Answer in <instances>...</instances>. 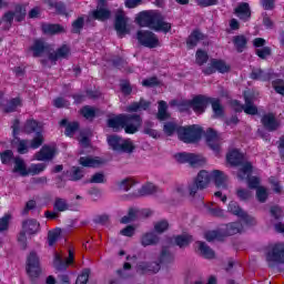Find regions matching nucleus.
<instances>
[{"instance_id":"f257e3e1","label":"nucleus","mask_w":284,"mask_h":284,"mask_svg":"<svg viewBox=\"0 0 284 284\" xmlns=\"http://www.w3.org/2000/svg\"><path fill=\"white\" fill-rule=\"evenodd\" d=\"M211 103L213 108V112L215 116H223V106L221 105V102L216 99H210L203 95H197L193 98L192 101L190 100H172L170 102L171 108H176L179 112H187L190 108L193 109V111L196 114H203L205 112V109L207 108V104Z\"/></svg>"},{"instance_id":"f03ea898","label":"nucleus","mask_w":284,"mask_h":284,"mask_svg":"<svg viewBox=\"0 0 284 284\" xmlns=\"http://www.w3.org/2000/svg\"><path fill=\"white\" fill-rule=\"evenodd\" d=\"M164 132L168 136H172L178 132L180 141L183 143H196L203 136V129L199 125L191 126H178L174 122H168L164 124Z\"/></svg>"},{"instance_id":"7ed1b4c3","label":"nucleus","mask_w":284,"mask_h":284,"mask_svg":"<svg viewBox=\"0 0 284 284\" xmlns=\"http://www.w3.org/2000/svg\"><path fill=\"white\" fill-rule=\"evenodd\" d=\"M42 125L41 123L34 121V120H28L23 132L27 134H31V132H34L36 135L33 140L29 143L26 140L18 141L17 150L19 154H27L28 150L31 148V150H37L43 145V133L42 132Z\"/></svg>"},{"instance_id":"20e7f679","label":"nucleus","mask_w":284,"mask_h":284,"mask_svg":"<svg viewBox=\"0 0 284 284\" xmlns=\"http://www.w3.org/2000/svg\"><path fill=\"white\" fill-rule=\"evenodd\" d=\"M135 21L141 28H151L158 32H170L172 30V24L163 21V16L159 11H142L138 14Z\"/></svg>"},{"instance_id":"39448f33","label":"nucleus","mask_w":284,"mask_h":284,"mask_svg":"<svg viewBox=\"0 0 284 284\" xmlns=\"http://www.w3.org/2000/svg\"><path fill=\"white\" fill-rule=\"evenodd\" d=\"M109 128H112L115 132L123 130L126 134H134L141 128V116L139 115H119L108 121Z\"/></svg>"},{"instance_id":"423d86ee","label":"nucleus","mask_w":284,"mask_h":284,"mask_svg":"<svg viewBox=\"0 0 284 284\" xmlns=\"http://www.w3.org/2000/svg\"><path fill=\"white\" fill-rule=\"evenodd\" d=\"M226 161L230 165H240L237 172V179L245 181L252 176V163L245 160L243 153H240L239 150H231L226 155Z\"/></svg>"},{"instance_id":"0eeeda50","label":"nucleus","mask_w":284,"mask_h":284,"mask_svg":"<svg viewBox=\"0 0 284 284\" xmlns=\"http://www.w3.org/2000/svg\"><path fill=\"white\" fill-rule=\"evenodd\" d=\"M211 183H214L215 187L220 190L214 193V196H216V199H221L222 203H226L227 195L223 194V192L230 190L227 175L221 170H213L211 171Z\"/></svg>"},{"instance_id":"6e6552de","label":"nucleus","mask_w":284,"mask_h":284,"mask_svg":"<svg viewBox=\"0 0 284 284\" xmlns=\"http://www.w3.org/2000/svg\"><path fill=\"white\" fill-rule=\"evenodd\" d=\"M109 148L113 152H122L124 154H132L136 150V144L131 139H123L119 135H109L106 138Z\"/></svg>"},{"instance_id":"1a4fd4ad","label":"nucleus","mask_w":284,"mask_h":284,"mask_svg":"<svg viewBox=\"0 0 284 284\" xmlns=\"http://www.w3.org/2000/svg\"><path fill=\"white\" fill-rule=\"evenodd\" d=\"M169 256L170 254H168L166 252H162L159 257L149 255L145 261L139 262L136 270L142 274H145L146 272H152L153 274H156V272L161 270V263L168 261Z\"/></svg>"},{"instance_id":"9d476101","label":"nucleus","mask_w":284,"mask_h":284,"mask_svg":"<svg viewBox=\"0 0 284 284\" xmlns=\"http://www.w3.org/2000/svg\"><path fill=\"white\" fill-rule=\"evenodd\" d=\"M268 265L284 263V243H274L268 246L266 254Z\"/></svg>"},{"instance_id":"9b49d317","label":"nucleus","mask_w":284,"mask_h":284,"mask_svg":"<svg viewBox=\"0 0 284 284\" xmlns=\"http://www.w3.org/2000/svg\"><path fill=\"white\" fill-rule=\"evenodd\" d=\"M41 225L37 220H27L22 223V230L23 232L19 234L18 241L22 245V247H26V241H28V237H26V234L28 236H32L39 232Z\"/></svg>"},{"instance_id":"f8f14e48","label":"nucleus","mask_w":284,"mask_h":284,"mask_svg":"<svg viewBox=\"0 0 284 284\" xmlns=\"http://www.w3.org/2000/svg\"><path fill=\"white\" fill-rule=\"evenodd\" d=\"M245 105H241L239 101H233V108L235 112H242L244 110L245 114H256L258 110L254 105V93L252 91L244 92Z\"/></svg>"},{"instance_id":"ddd939ff","label":"nucleus","mask_w":284,"mask_h":284,"mask_svg":"<svg viewBox=\"0 0 284 284\" xmlns=\"http://www.w3.org/2000/svg\"><path fill=\"white\" fill-rule=\"evenodd\" d=\"M227 212L244 221L246 225H256V219L252 215H248L235 201H231L229 203Z\"/></svg>"},{"instance_id":"4468645a","label":"nucleus","mask_w":284,"mask_h":284,"mask_svg":"<svg viewBox=\"0 0 284 284\" xmlns=\"http://www.w3.org/2000/svg\"><path fill=\"white\" fill-rule=\"evenodd\" d=\"M212 183V171L202 170L199 172L195 183L190 187V194L194 196L196 190H204Z\"/></svg>"},{"instance_id":"2eb2a0df","label":"nucleus","mask_w":284,"mask_h":284,"mask_svg":"<svg viewBox=\"0 0 284 284\" xmlns=\"http://www.w3.org/2000/svg\"><path fill=\"white\" fill-rule=\"evenodd\" d=\"M244 181H247L251 190L256 189V199L260 203H265V201H267V190L264 186H258L261 185V180L258 178L248 175V179H244Z\"/></svg>"},{"instance_id":"dca6fc26","label":"nucleus","mask_w":284,"mask_h":284,"mask_svg":"<svg viewBox=\"0 0 284 284\" xmlns=\"http://www.w3.org/2000/svg\"><path fill=\"white\" fill-rule=\"evenodd\" d=\"M138 41L141 45L145 48H159V38L155 37L151 31H139L138 32Z\"/></svg>"},{"instance_id":"f3484780","label":"nucleus","mask_w":284,"mask_h":284,"mask_svg":"<svg viewBox=\"0 0 284 284\" xmlns=\"http://www.w3.org/2000/svg\"><path fill=\"white\" fill-rule=\"evenodd\" d=\"M115 30L120 37L130 34V24L128 23V17L123 11H118L115 16Z\"/></svg>"},{"instance_id":"a211bd4d","label":"nucleus","mask_w":284,"mask_h":284,"mask_svg":"<svg viewBox=\"0 0 284 284\" xmlns=\"http://www.w3.org/2000/svg\"><path fill=\"white\" fill-rule=\"evenodd\" d=\"M41 273V264L39 262V255H37L34 252H31L27 260V274L29 276L34 277L39 276Z\"/></svg>"},{"instance_id":"6ab92c4d","label":"nucleus","mask_w":284,"mask_h":284,"mask_svg":"<svg viewBox=\"0 0 284 284\" xmlns=\"http://www.w3.org/2000/svg\"><path fill=\"white\" fill-rule=\"evenodd\" d=\"M230 70V65L223 60L213 59L210 61L207 67L203 70L204 74H214V72H220L225 74Z\"/></svg>"},{"instance_id":"aec40b11","label":"nucleus","mask_w":284,"mask_h":284,"mask_svg":"<svg viewBox=\"0 0 284 284\" xmlns=\"http://www.w3.org/2000/svg\"><path fill=\"white\" fill-rule=\"evenodd\" d=\"M111 14L110 10L105 7V0H98V7L91 11L90 17L97 19V21H108Z\"/></svg>"},{"instance_id":"412c9836","label":"nucleus","mask_w":284,"mask_h":284,"mask_svg":"<svg viewBox=\"0 0 284 284\" xmlns=\"http://www.w3.org/2000/svg\"><path fill=\"white\" fill-rule=\"evenodd\" d=\"M16 18V21H23L26 18V7L24 6H18L16 8V12H7L3 18L2 22L6 23V28H10L12 26V20Z\"/></svg>"},{"instance_id":"4be33fe9","label":"nucleus","mask_w":284,"mask_h":284,"mask_svg":"<svg viewBox=\"0 0 284 284\" xmlns=\"http://www.w3.org/2000/svg\"><path fill=\"white\" fill-rule=\"evenodd\" d=\"M175 159L179 163H190L191 165H201L202 163H205L203 156L193 153H179L175 155Z\"/></svg>"},{"instance_id":"5701e85b","label":"nucleus","mask_w":284,"mask_h":284,"mask_svg":"<svg viewBox=\"0 0 284 284\" xmlns=\"http://www.w3.org/2000/svg\"><path fill=\"white\" fill-rule=\"evenodd\" d=\"M57 155V146L44 145L42 149L34 154L36 161H50Z\"/></svg>"},{"instance_id":"b1692460","label":"nucleus","mask_w":284,"mask_h":284,"mask_svg":"<svg viewBox=\"0 0 284 284\" xmlns=\"http://www.w3.org/2000/svg\"><path fill=\"white\" fill-rule=\"evenodd\" d=\"M72 263H74V253L72 251H69V256L64 262L61 254H54L53 267H55V270H65L67 267H69V265H72Z\"/></svg>"},{"instance_id":"393cba45","label":"nucleus","mask_w":284,"mask_h":284,"mask_svg":"<svg viewBox=\"0 0 284 284\" xmlns=\"http://www.w3.org/2000/svg\"><path fill=\"white\" fill-rule=\"evenodd\" d=\"M253 45L256 49V54L257 57H260V59H267V57H270L272 54V50L270 49V47H263L265 45V39L263 38H256L255 40H253Z\"/></svg>"},{"instance_id":"a878e982","label":"nucleus","mask_w":284,"mask_h":284,"mask_svg":"<svg viewBox=\"0 0 284 284\" xmlns=\"http://www.w3.org/2000/svg\"><path fill=\"white\" fill-rule=\"evenodd\" d=\"M206 143L213 152H219L221 150V141L219 139V133L216 131L209 129L206 131Z\"/></svg>"},{"instance_id":"bb28decb","label":"nucleus","mask_w":284,"mask_h":284,"mask_svg":"<svg viewBox=\"0 0 284 284\" xmlns=\"http://www.w3.org/2000/svg\"><path fill=\"white\" fill-rule=\"evenodd\" d=\"M79 163L82 168H101V165H103V160L97 156H81Z\"/></svg>"},{"instance_id":"cd10ccee","label":"nucleus","mask_w":284,"mask_h":284,"mask_svg":"<svg viewBox=\"0 0 284 284\" xmlns=\"http://www.w3.org/2000/svg\"><path fill=\"white\" fill-rule=\"evenodd\" d=\"M12 172L19 176H28V168L26 166V161H23L21 158H14Z\"/></svg>"},{"instance_id":"c85d7f7f","label":"nucleus","mask_w":284,"mask_h":284,"mask_svg":"<svg viewBox=\"0 0 284 284\" xmlns=\"http://www.w3.org/2000/svg\"><path fill=\"white\" fill-rule=\"evenodd\" d=\"M235 14L242 21H247L250 17H252V12L250 11V4L245 2L240 3L239 7L235 9Z\"/></svg>"},{"instance_id":"c756f323","label":"nucleus","mask_w":284,"mask_h":284,"mask_svg":"<svg viewBox=\"0 0 284 284\" xmlns=\"http://www.w3.org/2000/svg\"><path fill=\"white\" fill-rule=\"evenodd\" d=\"M33 57H41L43 52H47L48 45L43 42V40H36L30 48Z\"/></svg>"},{"instance_id":"7c9ffc66","label":"nucleus","mask_w":284,"mask_h":284,"mask_svg":"<svg viewBox=\"0 0 284 284\" xmlns=\"http://www.w3.org/2000/svg\"><path fill=\"white\" fill-rule=\"evenodd\" d=\"M203 39H205V36H203L199 30H195L189 36L186 45L187 48H195V45L199 44V41H203Z\"/></svg>"},{"instance_id":"2f4dec72","label":"nucleus","mask_w":284,"mask_h":284,"mask_svg":"<svg viewBox=\"0 0 284 284\" xmlns=\"http://www.w3.org/2000/svg\"><path fill=\"white\" fill-rule=\"evenodd\" d=\"M262 123L266 130H276L278 128V121L274 118V114L268 113L262 118Z\"/></svg>"},{"instance_id":"473e14b6","label":"nucleus","mask_w":284,"mask_h":284,"mask_svg":"<svg viewBox=\"0 0 284 284\" xmlns=\"http://www.w3.org/2000/svg\"><path fill=\"white\" fill-rule=\"evenodd\" d=\"M195 247L204 258H214V251H212V248H210V246H207L205 243L196 242Z\"/></svg>"},{"instance_id":"72a5a7b5","label":"nucleus","mask_w":284,"mask_h":284,"mask_svg":"<svg viewBox=\"0 0 284 284\" xmlns=\"http://www.w3.org/2000/svg\"><path fill=\"white\" fill-rule=\"evenodd\" d=\"M69 54L70 48H68V45H63L57 51V53L50 54L49 61H51V63H54V61H59V59H65V57H68Z\"/></svg>"},{"instance_id":"f704fd0d","label":"nucleus","mask_w":284,"mask_h":284,"mask_svg":"<svg viewBox=\"0 0 284 284\" xmlns=\"http://www.w3.org/2000/svg\"><path fill=\"white\" fill-rule=\"evenodd\" d=\"M156 243H159V236L154 233H145L141 237V245H143V247L156 245Z\"/></svg>"},{"instance_id":"c9c22d12","label":"nucleus","mask_w":284,"mask_h":284,"mask_svg":"<svg viewBox=\"0 0 284 284\" xmlns=\"http://www.w3.org/2000/svg\"><path fill=\"white\" fill-rule=\"evenodd\" d=\"M42 31L44 34H61V32H65V28L59 24H43Z\"/></svg>"},{"instance_id":"e433bc0d","label":"nucleus","mask_w":284,"mask_h":284,"mask_svg":"<svg viewBox=\"0 0 284 284\" xmlns=\"http://www.w3.org/2000/svg\"><path fill=\"white\" fill-rule=\"evenodd\" d=\"M158 187L156 185L152 184V183H145L144 185H142V187L139 190L138 195L139 196H150V194H154L156 193Z\"/></svg>"},{"instance_id":"4c0bfd02","label":"nucleus","mask_w":284,"mask_h":284,"mask_svg":"<svg viewBox=\"0 0 284 284\" xmlns=\"http://www.w3.org/2000/svg\"><path fill=\"white\" fill-rule=\"evenodd\" d=\"M158 119L160 121H168L170 113L168 112V103L165 101L159 102Z\"/></svg>"},{"instance_id":"58836bf2","label":"nucleus","mask_w":284,"mask_h":284,"mask_svg":"<svg viewBox=\"0 0 284 284\" xmlns=\"http://www.w3.org/2000/svg\"><path fill=\"white\" fill-rule=\"evenodd\" d=\"M241 232H243V224H241L240 222L230 223L226 225L225 234H227L229 236H232L234 234H241Z\"/></svg>"},{"instance_id":"ea45409f","label":"nucleus","mask_w":284,"mask_h":284,"mask_svg":"<svg viewBox=\"0 0 284 284\" xmlns=\"http://www.w3.org/2000/svg\"><path fill=\"white\" fill-rule=\"evenodd\" d=\"M148 108H150V102L141 100L128 106V112H142V110H148Z\"/></svg>"},{"instance_id":"a19ab883","label":"nucleus","mask_w":284,"mask_h":284,"mask_svg":"<svg viewBox=\"0 0 284 284\" xmlns=\"http://www.w3.org/2000/svg\"><path fill=\"white\" fill-rule=\"evenodd\" d=\"M60 125H67V129H65L67 136H74V132L79 130V123L77 122L68 123V120H62L60 122Z\"/></svg>"},{"instance_id":"79ce46f5","label":"nucleus","mask_w":284,"mask_h":284,"mask_svg":"<svg viewBox=\"0 0 284 284\" xmlns=\"http://www.w3.org/2000/svg\"><path fill=\"white\" fill-rule=\"evenodd\" d=\"M79 142L82 148L81 154H88L92 152V146H90V140L88 139V136L83 135V133L80 134Z\"/></svg>"},{"instance_id":"37998d69","label":"nucleus","mask_w":284,"mask_h":284,"mask_svg":"<svg viewBox=\"0 0 284 284\" xmlns=\"http://www.w3.org/2000/svg\"><path fill=\"white\" fill-rule=\"evenodd\" d=\"M174 242L179 247H187V245L192 243V236L187 234L179 235L174 239Z\"/></svg>"},{"instance_id":"c03bdc74","label":"nucleus","mask_w":284,"mask_h":284,"mask_svg":"<svg viewBox=\"0 0 284 284\" xmlns=\"http://www.w3.org/2000/svg\"><path fill=\"white\" fill-rule=\"evenodd\" d=\"M251 79H258L260 81H270V79H272V75H270V73H266L261 69H256L251 73Z\"/></svg>"},{"instance_id":"a18cd8bd","label":"nucleus","mask_w":284,"mask_h":284,"mask_svg":"<svg viewBox=\"0 0 284 284\" xmlns=\"http://www.w3.org/2000/svg\"><path fill=\"white\" fill-rule=\"evenodd\" d=\"M233 43L239 52H243L245 50V45H247V39L244 36H236L233 39Z\"/></svg>"},{"instance_id":"49530a36","label":"nucleus","mask_w":284,"mask_h":284,"mask_svg":"<svg viewBox=\"0 0 284 284\" xmlns=\"http://www.w3.org/2000/svg\"><path fill=\"white\" fill-rule=\"evenodd\" d=\"M59 239H61V230L60 229L50 231L48 234V243H49L50 247H52V245H54V243H57V241H59Z\"/></svg>"},{"instance_id":"de8ad7c7","label":"nucleus","mask_w":284,"mask_h":284,"mask_svg":"<svg viewBox=\"0 0 284 284\" xmlns=\"http://www.w3.org/2000/svg\"><path fill=\"white\" fill-rule=\"evenodd\" d=\"M45 163L31 164L28 169V174H41L45 170Z\"/></svg>"},{"instance_id":"09e8293b","label":"nucleus","mask_w":284,"mask_h":284,"mask_svg":"<svg viewBox=\"0 0 284 284\" xmlns=\"http://www.w3.org/2000/svg\"><path fill=\"white\" fill-rule=\"evenodd\" d=\"M81 114L84 116V119L92 120L97 116V109L92 106H84L81 110Z\"/></svg>"},{"instance_id":"8fccbe9b","label":"nucleus","mask_w":284,"mask_h":284,"mask_svg":"<svg viewBox=\"0 0 284 284\" xmlns=\"http://www.w3.org/2000/svg\"><path fill=\"white\" fill-rule=\"evenodd\" d=\"M17 108H21V99L16 98L8 102L7 106L4 108V112H14Z\"/></svg>"},{"instance_id":"3c124183","label":"nucleus","mask_w":284,"mask_h":284,"mask_svg":"<svg viewBox=\"0 0 284 284\" xmlns=\"http://www.w3.org/2000/svg\"><path fill=\"white\" fill-rule=\"evenodd\" d=\"M134 185L133 179H124L119 183V190H122L123 192H128L130 187Z\"/></svg>"},{"instance_id":"603ef678","label":"nucleus","mask_w":284,"mask_h":284,"mask_svg":"<svg viewBox=\"0 0 284 284\" xmlns=\"http://www.w3.org/2000/svg\"><path fill=\"white\" fill-rule=\"evenodd\" d=\"M170 227V223H168V221L162 220L158 223H155L154 225V230L155 232H158V234H162V232H165V230H168Z\"/></svg>"},{"instance_id":"864d4df0","label":"nucleus","mask_w":284,"mask_h":284,"mask_svg":"<svg viewBox=\"0 0 284 284\" xmlns=\"http://www.w3.org/2000/svg\"><path fill=\"white\" fill-rule=\"evenodd\" d=\"M83 178V171L77 166H73L70 172L71 181H79V179Z\"/></svg>"},{"instance_id":"5fc2aeb1","label":"nucleus","mask_w":284,"mask_h":284,"mask_svg":"<svg viewBox=\"0 0 284 284\" xmlns=\"http://www.w3.org/2000/svg\"><path fill=\"white\" fill-rule=\"evenodd\" d=\"M12 156H14V153H12V151L10 150H7L0 153L1 163H3L4 165H8V163L12 161Z\"/></svg>"},{"instance_id":"6e6d98bb","label":"nucleus","mask_w":284,"mask_h":284,"mask_svg":"<svg viewBox=\"0 0 284 284\" xmlns=\"http://www.w3.org/2000/svg\"><path fill=\"white\" fill-rule=\"evenodd\" d=\"M195 60L199 65H203L207 61V52L203 50H197L195 54Z\"/></svg>"},{"instance_id":"4d7b16f0","label":"nucleus","mask_w":284,"mask_h":284,"mask_svg":"<svg viewBox=\"0 0 284 284\" xmlns=\"http://www.w3.org/2000/svg\"><path fill=\"white\" fill-rule=\"evenodd\" d=\"M134 219H136V210L131 209L129 211L128 215H125L121 219V223H124V224L132 223V221H134Z\"/></svg>"},{"instance_id":"13d9d810","label":"nucleus","mask_w":284,"mask_h":284,"mask_svg":"<svg viewBox=\"0 0 284 284\" xmlns=\"http://www.w3.org/2000/svg\"><path fill=\"white\" fill-rule=\"evenodd\" d=\"M173 199H183L185 196V186L178 185L172 192Z\"/></svg>"},{"instance_id":"bf43d9fd","label":"nucleus","mask_w":284,"mask_h":284,"mask_svg":"<svg viewBox=\"0 0 284 284\" xmlns=\"http://www.w3.org/2000/svg\"><path fill=\"white\" fill-rule=\"evenodd\" d=\"M135 232H136V226L129 225V226L122 229V230L120 231V234H121L122 236L132 237V236H134V233H135Z\"/></svg>"},{"instance_id":"052dcab7","label":"nucleus","mask_w":284,"mask_h":284,"mask_svg":"<svg viewBox=\"0 0 284 284\" xmlns=\"http://www.w3.org/2000/svg\"><path fill=\"white\" fill-rule=\"evenodd\" d=\"M54 209L58 210V212H65L68 210V202L63 199L55 200Z\"/></svg>"},{"instance_id":"680f3d73","label":"nucleus","mask_w":284,"mask_h":284,"mask_svg":"<svg viewBox=\"0 0 284 284\" xmlns=\"http://www.w3.org/2000/svg\"><path fill=\"white\" fill-rule=\"evenodd\" d=\"M11 219L12 216L7 214L0 220V232H6V230H8V225H10Z\"/></svg>"},{"instance_id":"e2e57ef3","label":"nucleus","mask_w":284,"mask_h":284,"mask_svg":"<svg viewBox=\"0 0 284 284\" xmlns=\"http://www.w3.org/2000/svg\"><path fill=\"white\" fill-rule=\"evenodd\" d=\"M88 278H90V271L84 270L81 275L78 276L75 284H87Z\"/></svg>"},{"instance_id":"0e129e2a","label":"nucleus","mask_w":284,"mask_h":284,"mask_svg":"<svg viewBox=\"0 0 284 284\" xmlns=\"http://www.w3.org/2000/svg\"><path fill=\"white\" fill-rule=\"evenodd\" d=\"M270 184L272 186V190L276 192V194L281 193V190H283L281 183L278 182V179L276 178H270Z\"/></svg>"},{"instance_id":"69168bd1","label":"nucleus","mask_w":284,"mask_h":284,"mask_svg":"<svg viewBox=\"0 0 284 284\" xmlns=\"http://www.w3.org/2000/svg\"><path fill=\"white\" fill-rule=\"evenodd\" d=\"M273 88L277 94H284V81L283 80H275L273 81Z\"/></svg>"},{"instance_id":"338daca9","label":"nucleus","mask_w":284,"mask_h":284,"mask_svg":"<svg viewBox=\"0 0 284 284\" xmlns=\"http://www.w3.org/2000/svg\"><path fill=\"white\" fill-rule=\"evenodd\" d=\"M237 196L240 201H247V199L252 197V192H250L248 190L240 189L237 190Z\"/></svg>"},{"instance_id":"774afa93","label":"nucleus","mask_w":284,"mask_h":284,"mask_svg":"<svg viewBox=\"0 0 284 284\" xmlns=\"http://www.w3.org/2000/svg\"><path fill=\"white\" fill-rule=\"evenodd\" d=\"M81 28H83V18H78L73 23H72V32H80Z\"/></svg>"}]
</instances>
